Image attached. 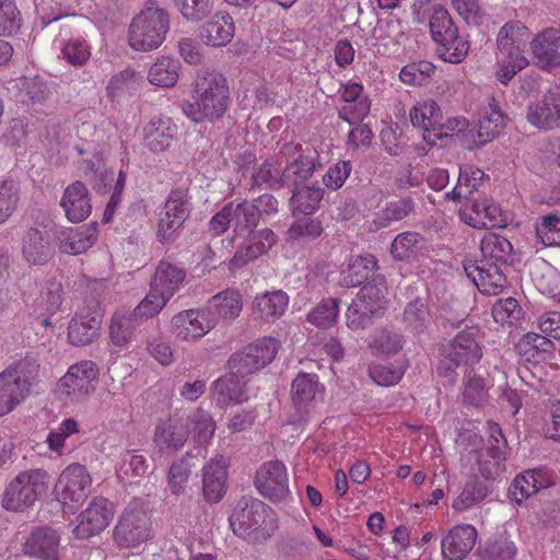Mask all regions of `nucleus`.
<instances>
[{"mask_svg":"<svg viewBox=\"0 0 560 560\" xmlns=\"http://www.w3.org/2000/svg\"><path fill=\"white\" fill-rule=\"evenodd\" d=\"M194 101L182 104L183 113L192 121H214L224 116L231 103L226 78L217 70H198L192 83Z\"/></svg>","mask_w":560,"mask_h":560,"instance_id":"f03ea898","label":"nucleus"},{"mask_svg":"<svg viewBox=\"0 0 560 560\" xmlns=\"http://www.w3.org/2000/svg\"><path fill=\"white\" fill-rule=\"evenodd\" d=\"M526 120L539 130H551L560 125V88L546 92L539 101L527 106Z\"/></svg>","mask_w":560,"mask_h":560,"instance_id":"aec40b11","label":"nucleus"},{"mask_svg":"<svg viewBox=\"0 0 560 560\" xmlns=\"http://www.w3.org/2000/svg\"><path fill=\"white\" fill-rule=\"evenodd\" d=\"M481 260L503 265L513 264V246L511 242L497 233H487L480 243Z\"/></svg>","mask_w":560,"mask_h":560,"instance_id":"e433bc0d","label":"nucleus"},{"mask_svg":"<svg viewBox=\"0 0 560 560\" xmlns=\"http://www.w3.org/2000/svg\"><path fill=\"white\" fill-rule=\"evenodd\" d=\"M49 475L44 469H31L20 472L7 487L2 506L8 511H21L34 504L46 493Z\"/></svg>","mask_w":560,"mask_h":560,"instance_id":"39448f33","label":"nucleus"},{"mask_svg":"<svg viewBox=\"0 0 560 560\" xmlns=\"http://www.w3.org/2000/svg\"><path fill=\"white\" fill-rule=\"evenodd\" d=\"M537 237L546 246H560V217L550 213L541 218L536 228Z\"/></svg>","mask_w":560,"mask_h":560,"instance_id":"774afa93","label":"nucleus"},{"mask_svg":"<svg viewBox=\"0 0 560 560\" xmlns=\"http://www.w3.org/2000/svg\"><path fill=\"white\" fill-rule=\"evenodd\" d=\"M98 369L92 361L84 360L71 365L60 380L67 396L81 399L95 390Z\"/></svg>","mask_w":560,"mask_h":560,"instance_id":"f3484780","label":"nucleus"},{"mask_svg":"<svg viewBox=\"0 0 560 560\" xmlns=\"http://www.w3.org/2000/svg\"><path fill=\"white\" fill-rule=\"evenodd\" d=\"M460 219L475 229L504 228L505 219L501 208L491 199L475 196L470 205H466L459 211Z\"/></svg>","mask_w":560,"mask_h":560,"instance_id":"a211bd4d","label":"nucleus"},{"mask_svg":"<svg viewBox=\"0 0 560 560\" xmlns=\"http://www.w3.org/2000/svg\"><path fill=\"white\" fill-rule=\"evenodd\" d=\"M5 375L0 373V417L11 412L28 395Z\"/></svg>","mask_w":560,"mask_h":560,"instance_id":"de8ad7c7","label":"nucleus"},{"mask_svg":"<svg viewBox=\"0 0 560 560\" xmlns=\"http://www.w3.org/2000/svg\"><path fill=\"white\" fill-rule=\"evenodd\" d=\"M39 372L38 359L32 354L12 362L1 373L12 380L25 393L30 394L31 387L34 385Z\"/></svg>","mask_w":560,"mask_h":560,"instance_id":"f704fd0d","label":"nucleus"},{"mask_svg":"<svg viewBox=\"0 0 560 560\" xmlns=\"http://www.w3.org/2000/svg\"><path fill=\"white\" fill-rule=\"evenodd\" d=\"M491 492L490 486L478 478L467 481L460 494L453 501V509L465 511L485 500Z\"/></svg>","mask_w":560,"mask_h":560,"instance_id":"a18cd8bd","label":"nucleus"},{"mask_svg":"<svg viewBox=\"0 0 560 560\" xmlns=\"http://www.w3.org/2000/svg\"><path fill=\"white\" fill-rule=\"evenodd\" d=\"M255 486L259 493L270 501H284L290 494L284 464L280 460H269L262 464L256 471Z\"/></svg>","mask_w":560,"mask_h":560,"instance_id":"ddd939ff","label":"nucleus"},{"mask_svg":"<svg viewBox=\"0 0 560 560\" xmlns=\"http://www.w3.org/2000/svg\"><path fill=\"white\" fill-rule=\"evenodd\" d=\"M164 209L171 213L173 218L187 220L191 212L190 197L185 189H172L165 203Z\"/></svg>","mask_w":560,"mask_h":560,"instance_id":"69168bd1","label":"nucleus"},{"mask_svg":"<svg viewBox=\"0 0 560 560\" xmlns=\"http://www.w3.org/2000/svg\"><path fill=\"white\" fill-rule=\"evenodd\" d=\"M435 72V66L425 60L405 66L399 73L400 80L409 85H422L430 81Z\"/></svg>","mask_w":560,"mask_h":560,"instance_id":"603ef678","label":"nucleus"},{"mask_svg":"<svg viewBox=\"0 0 560 560\" xmlns=\"http://www.w3.org/2000/svg\"><path fill=\"white\" fill-rule=\"evenodd\" d=\"M60 206L65 210L69 221H84L92 210L89 190L85 185L80 180H75L69 185L65 189Z\"/></svg>","mask_w":560,"mask_h":560,"instance_id":"393cba45","label":"nucleus"},{"mask_svg":"<svg viewBox=\"0 0 560 560\" xmlns=\"http://www.w3.org/2000/svg\"><path fill=\"white\" fill-rule=\"evenodd\" d=\"M429 26L432 38L438 44L436 50L441 59L451 63H458L465 59L469 43L459 36L458 28L445 8H433Z\"/></svg>","mask_w":560,"mask_h":560,"instance_id":"20e7f679","label":"nucleus"},{"mask_svg":"<svg viewBox=\"0 0 560 560\" xmlns=\"http://www.w3.org/2000/svg\"><path fill=\"white\" fill-rule=\"evenodd\" d=\"M288 238L296 241L300 238L315 240L323 233L322 222L316 218L304 217L295 220L288 230Z\"/></svg>","mask_w":560,"mask_h":560,"instance_id":"680f3d73","label":"nucleus"},{"mask_svg":"<svg viewBox=\"0 0 560 560\" xmlns=\"http://www.w3.org/2000/svg\"><path fill=\"white\" fill-rule=\"evenodd\" d=\"M430 312L424 302L415 300L407 304L404 312V322L416 332L423 331L430 324Z\"/></svg>","mask_w":560,"mask_h":560,"instance_id":"bf43d9fd","label":"nucleus"},{"mask_svg":"<svg viewBox=\"0 0 560 560\" xmlns=\"http://www.w3.org/2000/svg\"><path fill=\"white\" fill-rule=\"evenodd\" d=\"M143 82L142 75L131 68L114 74L106 85V97L112 103H117L125 95L137 92Z\"/></svg>","mask_w":560,"mask_h":560,"instance_id":"c9c22d12","label":"nucleus"},{"mask_svg":"<svg viewBox=\"0 0 560 560\" xmlns=\"http://www.w3.org/2000/svg\"><path fill=\"white\" fill-rule=\"evenodd\" d=\"M242 306V295L235 290H225L211 298L207 313L232 320L240 315Z\"/></svg>","mask_w":560,"mask_h":560,"instance_id":"a19ab883","label":"nucleus"},{"mask_svg":"<svg viewBox=\"0 0 560 560\" xmlns=\"http://www.w3.org/2000/svg\"><path fill=\"white\" fill-rule=\"evenodd\" d=\"M320 390V384L316 374L300 373L291 384L292 402L300 412L301 418L310 412V408Z\"/></svg>","mask_w":560,"mask_h":560,"instance_id":"c85d7f7f","label":"nucleus"},{"mask_svg":"<svg viewBox=\"0 0 560 560\" xmlns=\"http://www.w3.org/2000/svg\"><path fill=\"white\" fill-rule=\"evenodd\" d=\"M185 220L173 218L171 213H167V210L164 208L160 212V218L158 222L156 230V240L161 244H170L173 243L178 232L182 230Z\"/></svg>","mask_w":560,"mask_h":560,"instance_id":"0e129e2a","label":"nucleus"},{"mask_svg":"<svg viewBox=\"0 0 560 560\" xmlns=\"http://www.w3.org/2000/svg\"><path fill=\"white\" fill-rule=\"evenodd\" d=\"M140 323L137 317L132 316L131 311L120 310L116 312L109 326V336L113 343L118 347L128 345Z\"/></svg>","mask_w":560,"mask_h":560,"instance_id":"37998d69","label":"nucleus"},{"mask_svg":"<svg viewBox=\"0 0 560 560\" xmlns=\"http://www.w3.org/2000/svg\"><path fill=\"white\" fill-rule=\"evenodd\" d=\"M170 30V19L166 10L149 2L133 18L129 26V45L137 51H150L162 45Z\"/></svg>","mask_w":560,"mask_h":560,"instance_id":"7ed1b4c3","label":"nucleus"},{"mask_svg":"<svg viewBox=\"0 0 560 560\" xmlns=\"http://www.w3.org/2000/svg\"><path fill=\"white\" fill-rule=\"evenodd\" d=\"M488 441L482 447L471 451L469 459L477 465L479 474L486 480H495L505 470L506 440L498 423L488 422Z\"/></svg>","mask_w":560,"mask_h":560,"instance_id":"0eeeda50","label":"nucleus"},{"mask_svg":"<svg viewBox=\"0 0 560 560\" xmlns=\"http://www.w3.org/2000/svg\"><path fill=\"white\" fill-rule=\"evenodd\" d=\"M540 476V472L535 470L526 471L524 475L517 476L510 488L512 498L517 503H521L523 500L538 492V490L542 488V482L538 480Z\"/></svg>","mask_w":560,"mask_h":560,"instance_id":"3c124183","label":"nucleus"},{"mask_svg":"<svg viewBox=\"0 0 560 560\" xmlns=\"http://www.w3.org/2000/svg\"><path fill=\"white\" fill-rule=\"evenodd\" d=\"M226 462L222 455L215 456L202 469V493L209 503L219 502L225 493Z\"/></svg>","mask_w":560,"mask_h":560,"instance_id":"b1692460","label":"nucleus"},{"mask_svg":"<svg viewBox=\"0 0 560 560\" xmlns=\"http://www.w3.org/2000/svg\"><path fill=\"white\" fill-rule=\"evenodd\" d=\"M515 349L521 358L529 363H538L545 359L546 353H552L553 342L539 334L527 332L516 343Z\"/></svg>","mask_w":560,"mask_h":560,"instance_id":"4c0bfd02","label":"nucleus"},{"mask_svg":"<svg viewBox=\"0 0 560 560\" xmlns=\"http://www.w3.org/2000/svg\"><path fill=\"white\" fill-rule=\"evenodd\" d=\"M269 508L258 499L243 498L233 510L229 522L233 533L242 538H248L267 521Z\"/></svg>","mask_w":560,"mask_h":560,"instance_id":"f8f14e48","label":"nucleus"},{"mask_svg":"<svg viewBox=\"0 0 560 560\" xmlns=\"http://www.w3.org/2000/svg\"><path fill=\"white\" fill-rule=\"evenodd\" d=\"M324 189L317 185L294 186L290 198V207L293 213L300 212L305 215L313 214L319 207Z\"/></svg>","mask_w":560,"mask_h":560,"instance_id":"ea45409f","label":"nucleus"},{"mask_svg":"<svg viewBox=\"0 0 560 560\" xmlns=\"http://www.w3.org/2000/svg\"><path fill=\"white\" fill-rule=\"evenodd\" d=\"M114 516V505L104 497H95L89 506L81 512L79 524L73 534L77 538L86 539L103 532Z\"/></svg>","mask_w":560,"mask_h":560,"instance_id":"2eb2a0df","label":"nucleus"},{"mask_svg":"<svg viewBox=\"0 0 560 560\" xmlns=\"http://www.w3.org/2000/svg\"><path fill=\"white\" fill-rule=\"evenodd\" d=\"M170 301L168 298L154 292V288L150 285V291L145 298L131 311L132 316L140 322L152 318L158 315Z\"/></svg>","mask_w":560,"mask_h":560,"instance_id":"13d9d810","label":"nucleus"},{"mask_svg":"<svg viewBox=\"0 0 560 560\" xmlns=\"http://www.w3.org/2000/svg\"><path fill=\"white\" fill-rule=\"evenodd\" d=\"M529 35L528 27L521 21L506 22L499 31L497 45L524 46Z\"/></svg>","mask_w":560,"mask_h":560,"instance_id":"052dcab7","label":"nucleus"},{"mask_svg":"<svg viewBox=\"0 0 560 560\" xmlns=\"http://www.w3.org/2000/svg\"><path fill=\"white\" fill-rule=\"evenodd\" d=\"M179 69L178 60L161 57L149 69L148 80L156 86L172 88L177 83Z\"/></svg>","mask_w":560,"mask_h":560,"instance_id":"c03bdc74","label":"nucleus"},{"mask_svg":"<svg viewBox=\"0 0 560 560\" xmlns=\"http://www.w3.org/2000/svg\"><path fill=\"white\" fill-rule=\"evenodd\" d=\"M339 312V300L329 298L323 300L307 314V320L319 328H328L336 323Z\"/></svg>","mask_w":560,"mask_h":560,"instance_id":"8fccbe9b","label":"nucleus"},{"mask_svg":"<svg viewBox=\"0 0 560 560\" xmlns=\"http://www.w3.org/2000/svg\"><path fill=\"white\" fill-rule=\"evenodd\" d=\"M289 296L282 291L266 292L257 295L253 302L255 312L264 320H275L282 316L288 307Z\"/></svg>","mask_w":560,"mask_h":560,"instance_id":"79ce46f5","label":"nucleus"},{"mask_svg":"<svg viewBox=\"0 0 560 560\" xmlns=\"http://www.w3.org/2000/svg\"><path fill=\"white\" fill-rule=\"evenodd\" d=\"M91 312L75 314L68 327V339L74 346L91 343L98 336L103 312L95 301H92Z\"/></svg>","mask_w":560,"mask_h":560,"instance_id":"4be33fe9","label":"nucleus"},{"mask_svg":"<svg viewBox=\"0 0 560 560\" xmlns=\"http://www.w3.org/2000/svg\"><path fill=\"white\" fill-rule=\"evenodd\" d=\"M16 86L20 90V96L23 103L42 104L49 95L47 85L37 77H22L19 79Z\"/></svg>","mask_w":560,"mask_h":560,"instance_id":"09e8293b","label":"nucleus"},{"mask_svg":"<svg viewBox=\"0 0 560 560\" xmlns=\"http://www.w3.org/2000/svg\"><path fill=\"white\" fill-rule=\"evenodd\" d=\"M488 389L485 380L470 371L464 383L463 399L464 402L474 407H479L487 401Z\"/></svg>","mask_w":560,"mask_h":560,"instance_id":"6e6d98bb","label":"nucleus"},{"mask_svg":"<svg viewBox=\"0 0 560 560\" xmlns=\"http://www.w3.org/2000/svg\"><path fill=\"white\" fill-rule=\"evenodd\" d=\"M477 530L472 525H456L441 541L444 560H464L472 550L477 540Z\"/></svg>","mask_w":560,"mask_h":560,"instance_id":"5701e85b","label":"nucleus"},{"mask_svg":"<svg viewBox=\"0 0 560 560\" xmlns=\"http://www.w3.org/2000/svg\"><path fill=\"white\" fill-rule=\"evenodd\" d=\"M423 236L417 232H402L398 234L390 246V253L395 259H408L416 254Z\"/></svg>","mask_w":560,"mask_h":560,"instance_id":"4d7b16f0","label":"nucleus"},{"mask_svg":"<svg viewBox=\"0 0 560 560\" xmlns=\"http://www.w3.org/2000/svg\"><path fill=\"white\" fill-rule=\"evenodd\" d=\"M505 120V115L501 112L495 100L492 98L491 103H489V108L485 112L476 126V138L472 141L474 145H469L468 148L482 147L492 141L504 128Z\"/></svg>","mask_w":560,"mask_h":560,"instance_id":"c756f323","label":"nucleus"},{"mask_svg":"<svg viewBox=\"0 0 560 560\" xmlns=\"http://www.w3.org/2000/svg\"><path fill=\"white\" fill-rule=\"evenodd\" d=\"M62 301V284L57 280H48L36 300V311H39L42 315L55 314L60 308Z\"/></svg>","mask_w":560,"mask_h":560,"instance_id":"49530a36","label":"nucleus"},{"mask_svg":"<svg viewBox=\"0 0 560 560\" xmlns=\"http://www.w3.org/2000/svg\"><path fill=\"white\" fill-rule=\"evenodd\" d=\"M150 518L137 508H127L114 529V540L121 548H133L150 537Z\"/></svg>","mask_w":560,"mask_h":560,"instance_id":"9b49d317","label":"nucleus"},{"mask_svg":"<svg viewBox=\"0 0 560 560\" xmlns=\"http://www.w3.org/2000/svg\"><path fill=\"white\" fill-rule=\"evenodd\" d=\"M183 18L199 22L207 18L213 9V0H174Z\"/></svg>","mask_w":560,"mask_h":560,"instance_id":"e2e57ef3","label":"nucleus"},{"mask_svg":"<svg viewBox=\"0 0 560 560\" xmlns=\"http://www.w3.org/2000/svg\"><path fill=\"white\" fill-rule=\"evenodd\" d=\"M145 145L153 152H162L171 145L175 127L168 118L151 120L143 129Z\"/></svg>","mask_w":560,"mask_h":560,"instance_id":"58836bf2","label":"nucleus"},{"mask_svg":"<svg viewBox=\"0 0 560 560\" xmlns=\"http://www.w3.org/2000/svg\"><path fill=\"white\" fill-rule=\"evenodd\" d=\"M215 326L207 311L187 310L176 314L171 320L172 334L182 341H196Z\"/></svg>","mask_w":560,"mask_h":560,"instance_id":"dca6fc26","label":"nucleus"},{"mask_svg":"<svg viewBox=\"0 0 560 560\" xmlns=\"http://www.w3.org/2000/svg\"><path fill=\"white\" fill-rule=\"evenodd\" d=\"M492 316L497 323L514 325L522 316V308L513 298L499 300L492 306Z\"/></svg>","mask_w":560,"mask_h":560,"instance_id":"338daca9","label":"nucleus"},{"mask_svg":"<svg viewBox=\"0 0 560 560\" xmlns=\"http://www.w3.org/2000/svg\"><path fill=\"white\" fill-rule=\"evenodd\" d=\"M234 32L235 26L232 16L228 13L220 12L202 25L200 38L206 45L221 47L231 42Z\"/></svg>","mask_w":560,"mask_h":560,"instance_id":"7c9ffc66","label":"nucleus"},{"mask_svg":"<svg viewBox=\"0 0 560 560\" xmlns=\"http://www.w3.org/2000/svg\"><path fill=\"white\" fill-rule=\"evenodd\" d=\"M280 342L272 337H264L233 353L228 361L229 371L245 380L246 376L265 368L276 358Z\"/></svg>","mask_w":560,"mask_h":560,"instance_id":"6e6552de","label":"nucleus"},{"mask_svg":"<svg viewBox=\"0 0 560 560\" xmlns=\"http://www.w3.org/2000/svg\"><path fill=\"white\" fill-rule=\"evenodd\" d=\"M534 63L541 70L560 66V30L547 27L537 33L529 43Z\"/></svg>","mask_w":560,"mask_h":560,"instance_id":"412c9836","label":"nucleus"},{"mask_svg":"<svg viewBox=\"0 0 560 560\" xmlns=\"http://www.w3.org/2000/svg\"><path fill=\"white\" fill-rule=\"evenodd\" d=\"M442 354L456 366L477 364L482 358L480 329L466 327L443 346Z\"/></svg>","mask_w":560,"mask_h":560,"instance_id":"9d476101","label":"nucleus"},{"mask_svg":"<svg viewBox=\"0 0 560 560\" xmlns=\"http://www.w3.org/2000/svg\"><path fill=\"white\" fill-rule=\"evenodd\" d=\"M279 163L284 162V184L298 186L308 180L318 163V153L311 144L285 142L278 153Z\"/></svg>","mask_w":560,"mask_h":560,"instance_id":"423d86ee","label":"nucleus"},{"mask_svg":"<svg viewBox=\"0 0 560 560\" xmlns=\"http://www.w3.org/2000/svg\"><path fill=\"white\" fill-rule=\"evenodd\" d=\"M213 392L220 405L242 404L248 398L246 381L231 371L213 383Z\"/></svg>","mask_w":560,"mask_h":560,"instance_id":"473e14b6","label":"nucleus"},{"mask_svg":"<svg viewBox=\"0 0 560 560\" xmlns=\"http://www.w3.org/2000/svg\"><path fill=\"white\" fill-rule=\"evenodd\" d=\"M415 209V201L410 197L400 198L386 202L380 212V224L388 226L390 222L400 221L407 218Z\"/></svg>","mask_w":560,"mask_h":560,"instance_id":"864d4df0","label":"nucleus"},{"mask_svg":"<svg viewBox=\"0 0 560 560\" xmlns=\"http://www.w3.org/2000/svg\"><path fill=\"white\" fill-rule=\"evenodd\" d=\"M185 278L186 271L184 268L168 260H161L150 285L154 288V292H159L171 300L179 290Z\"/></svg>","mask_w":560,"mask_h":560,"instance_id":"cd10ccee","label":"nucleus"},{"mask_svg":"<svg viewBox=\"0 0 560 560\" xmlns=\"http://www.w3.org/2000/svg\"><path fill=\"white\" fill-rule=\"evenodd\" d=\"M22 254L30 265L43 266L52 258L54 250L42 231L30 229L22 240Z\"/></svg>","mask_w":560,"mask_h":560,"instance_id":"2f4dec72","label":"nucleus"},{"mask_svg":"<svg viewBox=\"0 0 560 560\" xmlns=\"http://www.w3.org/2000/svg\"><path fill=\"white\" fill-rule=\"evenodd\" d=\"M189 436L188 419H161L155 425L153 446L161 453L172 455L183 448Z\"/></svg>","mask_w":560,"mask_h":560,"instance_id":"4468645a","label":"nucleus"},{"mask_svg":"<svg viewBox=\"0 0 560 560\" xmlns=\"http://www.w3.org/2000/svg\"><path fill=\"white\" fill-rule=\"evenodd\" d=\"M98 180L101 183H97L95 188L98 191L108 192L112 188V183L115 182L113 187V194L110 196L109 202L107 205L106 211L110 208H116L117 205L120 202V196L125 188L126 184V173L122 171H119L117 178L115 177V173L113 171H105L100 173Z\"/></svg>","mask_w":560,"mask_h":560,"instance_id":"5fc2aeb1","label":"nucleus"},{"mask_svg":"<svg viewBox=\"0 0 560 560\" xmlns=\"http://www.w3.org/2000/svg\"><path fill=\"white\" fill-rule=\"evenodd\" d=\"M96 237L97 228L95 223L79 228L62 229L56 234L59 249L69 255H78L85 252L93 246Z\"/></svg>","mask_w":560,"mask_h":560,"instance_id":"a878e982","label":"nucleus"},{"mask_svg":"<svg viewBox=\"0 0 560 560\" xmlns=\"http://www.w3.org/2000/svg\"><path fill=\"white\" fill-rule=\"evenodd\" d=\"M464 270L482 294L498 295L506 284L505 275L495 262L469 260L464 262Z\"/></svg>","mask_w":560,"mask_h":560,"instance_id":"6ab92c4d","label":"nucleus"},{"mask_svg":"<svg viewBox=\"0 0 560 560\" xmlns=\"http://www.w3.org/2000/svg\"><path fill=\"white\" fill-rule=\"evenodd\" d=\"M377 268L374 256H358L352 258L347 267L340 272V285L353 288L366 282Z\"/></svg>","mask_w":560,"mask_h":560,"instance_id":"72a5a7b5","label":"nucleus"},{"mask_svg":"<svg viewBox=\"0 0 560 560\" xmlns=\"http://www.w3.org/2000/svg\"><path fill=\"white\" fill-rule=\"evenodd\" d=\"M60 536L48 527L42 526L34 529L24 544V552L42 559H55L59 549Z\"/></svg>","mask_w":560,"mask_h":560,"instance_id":"bb28decb","label":"nucleus"},{"mask_svg":"<svg viewBox=\"0 0 560 560\" xmlns=\"http://www.w3.org/2000/svg\"><path fill=\"white\" fill-rule=\"evenodd\" d=\"M259 223V212L250 200H233L223 206L209 221L210 231L222 235L230 228L236 234L248 232L247 237L237 247L229 262L230 270H237L266 254L277 242L278 237L270 229L256 230Z\"/></svg>","mask_w":560,"mask_h":560,"instance_id":"f257e3e1","label":"nucleus"},{"mask_svg":"<svg viewBox=\"0 0 560 560\" xmlns=\"http://www.w3.org/2000/svg\"><path fill=\"white\" fill-rule=\"evenodd\" d=\"M92 478L84 465L74 463L69 465L60 474L55 486L58 501L63 506L77 509L91 492Z\"/></svg>","mask_w":560,"mask_h":560,"instance_id":"1a4fd4ad","label":"nucleus"}]
</instances>
